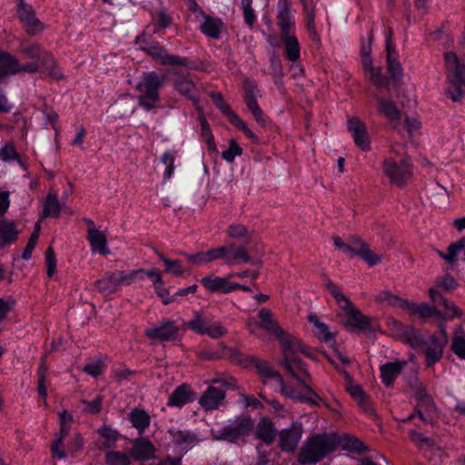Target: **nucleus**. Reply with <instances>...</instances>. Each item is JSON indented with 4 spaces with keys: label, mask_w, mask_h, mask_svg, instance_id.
<instances>
[{
    "label": "nucleus",
    "mask_w": 465,
    "mask_h": 465,
    "mask_svg": "<svg viewBox=\"0 0 465 465\" xmlns=\"http://www.w3.org/2000/svg\"><path fill=\"white\" fill-rule=\"evenodd\" d=\"M407 312L411 316H417L423 321L430 318L442 319L443 314L436 307L430 306L425 302L415 303L410 302Z\"/></svg>",
    "instance_id": "29"
},
{
    "label": "nucleus",
    "mask_w": 465,
    "mask_h": 465,
    "mask_svg": "<svg viewBox=\"0 0 465 465\" xmlns=\"http://www.w3.org/2000/svg\"><path fill=\"white\" fill-rule=\"evenodd\" d=\"M21 51L28 58L37 59L44 67L54 64L53 54L38 43L23 42L21 44Z\"/></svg>",
    "instance_id": "21"
},
{
    "label": "nucleus",
    "mask_w": 465,
    "mask_h": 465,
    "mask_svg": "<svg viewBox=\"0 0 465 465\" xmlns=\"http://www.w3.org/2000/svg\"><path fill=\"white\" fill-rule=\"evenodd\" d=\"M451 351L460 359H465V336L456 333L452 338Z\"/></svg>",
    "instance_id": "56"
},
{
    "label": "nucleus",
    "mask_w": 465,
    "mask_h": 465,
    "mask_svg": "<svg viewBox=\"0 0 465 465\" xmlns=\"http://www.w3.org/2000/svg\"><path fill=\"white\" fill-rule=\"evenodd\" d=\"M395 52L386 51L387 54V72L392 80H400L402 76V67L400 62L393 57Z\"/></svg>",
    "instance_id": "45"
},
{
    "label": "nucleus",
    "mask_w": 465,
    "mask_h": 465,
    "mask_svg": "<svg viewBox=\"0 0 465 465\" xmlns=\"http://www.w3.org/2000/svg\"><path fill=\"white\" fill-rule=\"evenodd\" d=\"M277 20L281 29V37L292 35L294 29V19L291 14V3L289 0H282L280 3Z\"/></svg>",
    "instance_id": "25"
},
{
    "label": "nucleus",
    "mask_w": 465,
    "mask_h": 465,
    "mask_svg": "<svg viewBox=\"0 0 465 465\" xmlns=\"http://www.w3.org/2000/svg\"><path fill=\"white\" fill-rule=\"evenodd\" d=\"M303 433L302 422L294 421L279 432V447L285 452H293Z\"/></svg>",
    "instance_id": "13"
},
{
    "label": "nucleus",
    "mask_w": 465,
    "mask_h": 465,
    "mask_svg": "<svg viewBox=\"0 0 465 465\" xmlns=\"http://www.w3.org/2000/svg\"><path fill=\"white\" fill-rule=\"evenodd\" d=\"M173 18L165 11H160L157 14L156 24L154 25L153 34H158L160 29H165L171 25Z\"/></svg>",
    "instance_id": "59"
},
{
    "label": "nucleus",
    "mask_w": 465,
    "mask_h": 465,
    "mask_svg": "<svg viewBox=\"0 0 465 465\" xmlns=\"http://www.w3.org/2000/svg\"><path fill=\"white\" fill-rule=\"evenodd\" d=\"M339 440L335 434L322 433L308 438L299 453L301 464H316L336 450Z\"/></svg>",
    "instance_id": "1"
},
{
    "label": "nucleus",
    "mask_w": 465,
    "mask_h": 465,
    "mask_svg": "<svg viewBox=\"0 0 465 465\" xmlns=\"http://www.w3.org/2000/svg\"><path fill=\"white\" fill-rule=\"evenodd\" d=\"M325 288L330 292L332 297L347 316V326L352 329L367 331L370 329V319L364 316L354 304L347 298L329 278L324 279Z\"/></svg>",
    "instance_id": "4"
},
{
    "label": "nucleus",
    "mask_w": 465,
    "mask_h": 465,
    "mask_svg": "<svg viewBox=\"0 0 465 465\" xmlns=\"http://www.w3.org/2000/svg\"><path fill=\"white\" fill-rule=\"evenodd\" d=\"M445 64L447 67V85L445 94L453 101L460 102L465 86V66L460 64L455 53L448 52L445 54Z\"/></svg>",
    "instance_id": "5"
},
{
    "label": "nucleus",
    "mask_w": 465,
    "mask_h": 465,
    "mask_svg": "<svg viewBox=\"0 0 465 465\" xmlns=\"http://www.w3.org/2000/svg\"><path fill=\"white\" fill-rule=\"evenodd\" d=\"M203 22L200 25V31L204 35L218 40L221 38L222 32L224 29L223 20L216 16L204 15L203 16Z\"/></svg>",
    "instance_id": "27"
},
{
    "label": "nucleus",
    "mask_w": 465,
    "mask_h": 465,
    "mask_svg": "<svg viewBox=\"0 0 465 465\" xmlns=\"http://www.w3.org/2000/svg\"><path fill=\"white\" fill-rule=\"evenodd\" d=\"M440 332V337L435 334L430 335L429 340L425 341V344L421 347V351L425 356V364L429 368L441 360L444 348L448 342L447 332L443 327H441Z\"/></svg>",
    "instance_id": "10"
},
{
    "label": "nucleus",
    "mask_w": 465,
    "mask_h": 465,
    "mask_svg": "<svg viewBox=\"0 0 465 465\" xmlns=\"http://www.w3.org/2000/svg\"><path fill=\"white\" fill-rule=\"evenodd\" d=\"M105 465H130L131 457L120 450H108L104 455Z\"/></svg>",
    "instance_id": "42"
},
{
    "label": "nucleus",
    "mask_w": 465,
    "mask_h": 465,
    "mask_svg": "<svg viewBox=\"0 0 465 465\" xmlns=\"http://www.w3.org/2000/svg\"><path fill=\"white\" fill-rule=\"evenodd\" d=\"M129 420L134 428L143 433L149 427L151 417L144 410L134 408L129 413Z\"/></svg>",
    "instance_id": "34"
},
{
    "label": "nucleus",
    "mask_w": 465,
    "mask_h": 465,
    "mask_svg": "<svg viewBox=\"0 0 465 465\" xmlns=\"http://www.w3.org/2000/svg\"><path fill=\"white\" fill-rule=\"evenodd\" d=\"M226 391L223 384L210 385L199 399V404L204 411L218 409L224 401Z\"/></svg>",
    "instance_id": "16"
},
{
    "label": "nucleus",
    "mask_w": 465,
    "mask_h": 465,
    "mask_svg": "<svg viewBox=\"0 0 465 465\" xmlns=\"http://www.w3.org/2000/svg\"><path fill=\"white\" fill-rule=\"evenodd\" d=\"M401 338L403 342L410 345L413 349H421L425 344V339L421 333L414 329L412 326H406L403 328Z\"/></svg>",
    "instance_id": "35"
},
{
    "label": "nucleus",
    "mask_w": 465,
    "mask_h": 465,
    "mask_svg": "<svg viewBox=\"0 0 465 465\" xmlns=\"http://www.w3.org/2000/svg\"><path fill=\"white\" fill-rule=\"evenodd\" d=\"M276 338L281 342V348L283 354L282 359L280 361V364L287 361L288 360L296 358V354L298 352L310 357V354L297 337L286 333L282 330L281 334L276 335Z\"/></svg>",
    "instance_id": "12"
},
{
    "label": "nucleus",
    "mask_w": 465,
    "mask_h": 465,
    "mask_svg": "<svg viewBox=\"0 0 465 465\" xmlns=\"http://www.w3.org/2000/svg\"><path fill=\"white\" fill-rule=\"evenodd\" d=\"M371 82L377 87L387 88L389 79L381 74V68L374 67L372 71L368 72Z\"/></svg>",
    "instance_id": "57"
},
{
    "label": "nucleus",
    "mask_w": 465,
    "mask_h": 465,
    "mask_svg": "<svg viewBox=\"0 0 465 465\" xmlns=\"http://www.w3.org/2000/svg\"><path fill=\"white\" fill-rule=\"evenodd\" d=\"M376 301L380 302H386L387 304L402 309L407 312L410 302L400 298L397 295L392 294L390 292H381L377 297Z\"/></svg>",
    "instance_id": "39"
},
{
    "label": "nucleus",
    "mask_w": 465,
    "mask_h": 465,
    "mask_svg": "<svg viewBox=\"0 0 465 465\" xmlns=\"http://www.w3.org/2000/svg\"><path fill=\"white\" fill-rule=\"evenodd\" d=\"M170 443L179 450L181 456L190 450L197 441V436L189 430L171 428L168 430Z\"/></svg>",
    "instance_id": "15"
},
{
    "label": "nucleus",
    "mask_w": 465,
    "mask_h": 465,
    "mask_svg": "<svg viewBox=\"0 0 465 465\" xmlns=\"http://www.w3.org/2000/svg\"><path fill=\"white\" fill-rule=\"evenodd\" d=\"M52 457L58 460H64L68 455L67 450H64V441L61 439H55L51 445Z\"/></svg>",
    "instance_id": "60"
},
{
    "label": "nucleus",
    "mask_w": 465,
    "mask_h": 465,
    "mask_svg": "<svg viewBox=\"0 0 465 465\" xmlns=\"http://www.w3.org/2000/svg\"><path fill=\"white\" fill-rule=\"evenodd\" d=\"M195 400V392L187 383H183L176 387L170 394L167 405L170 407L182 408L184 405L193 402Z\"/></svg>",
    "instance_id": "24"
},
{
    "label": "nucleus",
    "mask_w": 465,
    "mask_h": 465,
    "mask_svg": "<svg viewBox=\"0 0 465 465\" xmlns=\"http://www.w3.org/2000/svg\"><path fill=\"white\" fill-rule=\"evenodd\" d=\"M193 331L207 335L212 339H219L227 333L226 329L219 322H213L210 318H204L199 312H194L193 319L186 323Z\"/></svg>",
    "instance_id": "9"
},
{
    "label": "nucleus",
    "mask_w": 465,
    "mask_h": 465,
    "mask_svg": "<svg viewBox=\"0 0 465 465\" xmlns=\"http://www.w3.org/2000/svg\"><path fill=\"white\" fill-rule=\"evenodd\" d=\"M435 410V404L432 398L429 395L425 398L418 400V403L415 407V413L417 416L424 422H429L430 418L429 415H426L423 411L426 412H431Z\"/></svg>",
    "instance_id": "43"
},
{
    "label": "nucleus",
    "mask_w": 465,
    "mask_h": 465,
    "mask_svg": "<svg viewBox=\"0 0 465 465\" xmlns=\"http://www.w3.org/2000/svg\"><path fill=\"white\" fill-rule=\"evenodd\" d=\"M87 240L94 252L109 253L106 235L103 232L93 231L91 234H87Z\"/></svg>",
    "instance_id": "36"
},
{
    "label": "nucleus",
    "mask_w": 465,
    "mask_h": 465,
    "mask_svg": "<svg viewBox=\"0 0 465 465\" xmlns=\"http://www.w3.org/2000/svg\"><path fill=\"white\" fill-rule=\"evenodd\" d=\"M156 448L146 438L140 437L132 440L130 457L139 462L148 461L154 459Z\"/></svg>",
    "instance_id": "18"
},
{
    "label": "nucleus",
    "mask_w": 465,
    "mask_h": 465,
    "mask_svg": "<svg viewBox=\"0 0 465 465\" xmlns=\"http://www.w3.org/2000/svg\"><path fill=\"white\" fill-rule=\"evenodd\" d=\"M378 103V112L383 114L388 120L394 122L401 119V111L396 106L395 103L391 100L375 96Z\"/></svg>",
    "instance_id": "33"
},
{
    "label": "nucleus",
    "mask_w": 465,
    "mask_h": 465,
    "mask_svg": "<svg viewBox=\"0 0 465 465\" xmlns=\"http://www.w3.org/2000/svg\"><path fill=\"white\" fill-rule=\"evenodd\" d=\"M382 171L392 184L403 187L412 176V164L409 157L400 160L385 158L382 163Z\"/></svg>",
    "instance_id": "7"
},
{
    "label": "nucleus",
    "mask_w": 465,
    "mask_h": 465,
    "mask_svg": "<svg viewBox=\"0 0 465 465\" xmlns=\"http://www.w3.org/2000/svg\"><path fill=\"white\" fill-rule=\"evenodd\" d=\"M210 97L215 104L217 108L224 114L230 123H232L238 115L231 109L230 105L225 102L222 93L212 92Z\"/></svg>",
    "instance_id": "41"
},
{
    "label": "nucleus",
    "mask_w": 465,
    "mask_h": 465,
    "mask_svg": "<svg viewBox=\"0 0 465 465\" xmlns=\"http://www.w3.org/2000/svg\"><path fill=\"white\" fill-rule=\"evenodd\" d=\"M45 265H46V273L48 277H52L54 275L56 272V256L54 250L52 246H49L45 253Z\"/></svg>",
    "instance_id": "55"
},
{
    "label": "nucleus",
    "mask_w": 465,
    "mask_h": 465,
    "mask_svg": "<svg viewBox=\"0 0 465 465\" xmlns=\"http://www.w3.org/2000/svg\"><path fill=\"white\" fill-rule=\"evenodd\" d=\"M143 273L144 269L106 272L104 276L96 280L94 284L100 293L104 296H109L120 291L123 286H129L137 280H143Z\"/></svg>",
    "instance_id": "2"
},
{
    "label": "nucleus",
    "mask_w": 465,
    "mask_h": 465,
    "mask_svg": "<svg viewBox=\"0 0 465 465\" xmlns=\"http://www.w3.org/2000/svg\"><path fill=\"white\" fill-rule=\"evenodd\" d=\"M242 7L245 24L250 28H252L256 22V15L252 6V0H242Z\"/></svg>",
    "instance_id": "53"
},
{
    "label": "nucleus",
    "mask_w": 465,
    "mask_h": 465,
    "mask_svg": "<svg viewBox=\"0 0 465 465\" xmlns=\"http://www.w3.org/2000/svg\"><path fill=\"white\" fill-rule=\"evenodd\" d=\"M201 135L203 140L208 145V150L211 152H217V147L214 142V137L213 135L212 130L206 119L201 120Z\"/></svg>",
    "instance_id": "49"
},
{
    "label": "nucleus",
    "mask_w": 465,
    "mask_h": 465,
    "mask_svg": "<svg viewBox=\"0 0 465 465\" xmlns=\"http://www.w3.org/2000/svg\"><path fill=\"white\" fill-rule=\"evenodd\" d=\"M9 61V66L10 68L12 69L11 70V73H13V74H19V73H29V74H35L38 71V64L36 63H28L26 64H20L18 60L8 54V58H7Z\"/></svg>",
    "instance_id": "44"
},
{
    "label": "nucleus",
    "mask_w": 465,
    "mask_h": 465,
    "mask_svg": "<svg viewBox=\"0 0 465 465\" xmlns=\"http://www.w3.org/2000/svg\"><path fill=\"white\" fill-rule=\"evenodd\" d=\"M84 446V440L80 433H76L72 441L67 444V453L71 457H74L79 451L82 450Z\"/></svg>",
    "instance_id": "64"
},
{
    "label": "nucleus",
    "mask_w": 465,
    "mask_h": 465,
    "mask_svg": "<svg viewBox=\"0 0 465 465\" xmlns=\"http://www.w3.org/2000/svg\"><path fill=\"white\" fill-rule=\"evenodd\" d=\"M251 363L264 380L272 379L275 380L278 383H282V375L277 371L273 370L267 361L258 358H252Z\"/></svg>",
    "instance_id": "32"
},
{
    "label": "nucleus",
    "mask_w": 465,
    "mask_h": 465,
    "mask_svg": "<svg viewBox=\"0 0 465 465\" xmlns=\"http://www.w3.org/2000/svg\"><path fill=\"white\" fill-rule=\"evenodd\" d=\"M232 277H233L232 273H229L226 277L209 274L203 277L200 282L210 292L227 294L232 292L233 282H230Z\"/></svg>",
    "instance_id": "19"
},
{
    "label": "nucleus",
    "mask_w": 465,
    "mask_h": 465,
    "mask_svg": "<svg viewBox=\"0 0 465 465\" xmlns=\"http://www.w3.org/2000/svg\"><path fill=\"white\" fill-rule=\"evenodd\" d=\"M253 428V422L247 416H237L234 420H230L228 423L219 430L213 433L214 438L221 440L236 442L241 437L249 435Z\"/></svg>",
    "instance_id": "8"
},
{
    "label": "nucleus",
    "mask_w": 465,
    "mask_h": 465,
    "mask_svg": "<svg viewBox=\"0 0 465 465\" xmlns=\"http://www.w3.org/2000/svg\"><path fill=\"white\" fill-rule=\"evenodd\" d=\"M285 370L295 378L303 388L312 395L317 397L315 391L310 387L308 381L312 380L311 374L306 369L305 363L298 357L281 363Z\"/></svg>",
    "instance_id": "14"
},
{
    "label": "nucleus",
    "mask_w": 465,
    "mask_h": 465,
    "mask_svg": "<svg viewBox=\"0 0 465 465\" xmlns=\"http://www.w3.org/2000/svg\"><path fill=\"white\" fill-rule=\"evenodd\" d=\"M18 155L19 154L13 143H6L5 146L0 148V159L4 162H10L12 160L18 159Z\"/></svg>",
    "instance_id": "63"
},
{
    "label": "nucleus",
    "mask_w": 465,
    "mask_h": 465,
    "mask_svg": "<svg viewBox=\"0 0 465 465\" xmlns=\"http://www.w3.org/2000/svg\"><path fill=\"white\" fill-rule=\"evenodd\" d=\"M244 103L249 109V111L252 114L255 120L262 125H264L265 120L262 116V111L260 108L256 96L254 97H244Z\"/></svg>",
    "instance_id": "52"
},
{
    "label": "nucleus",
    "mask_w": 465,
    "mask_h": 465,
    "mask_svg": "<svg viewBox=\"0 0 465 465\" xmlns=\"http://www.w3.org/2000/svg\"><path fill=\"white\" fill-rule=\"evenodd\" d=\"M242 154V147L234 140H231L228 149L222 153V157L226 162L232 163L236 156H240Z\"/></svg>",
    "instance_id": "54"
},
{
    "label": "nucleus",
    "mask_w": 465,
    "mask_h": 465,
    "mask_svg": "<svg viewBox=\"0 0 465 465\" xmlns=\"http://www.w3.org/2000/svg\"><path fill=\"white\" fill-rule=\"evenodd\" d=\"M179 329L175 322L164 320L158 325L144 330V335L151 341H172L176 340Z\"/></svg>",
    "instance_id": "11"
},
{
    "label": "nucleus",
    "mask_w": 465,
    "mask_h": 465,
    "mask_svg": "<svg viewBox=\"0 0 465 465\" xmlns=\"http://www.w3.org/2000/svg\"><path fill=\"white\" fill-rule=\"evenodd\" d=\"M350 394L355 398L365 411L371 410L370 401L360 385H351L348 388Z\"/></svg>",
    "instance_id": "50"
},
{
    "label": "nucleus",
    "mask_w": 465,
    "mask_h": 465,
    "mask_svg": "<svg viewBox=\"0 0 465 465\" xmlns=\"http://www.w3.org/2000/svg\"><path fill=\"white\" fill-rule=\"evenodd\" d=\"M18 16L26 26V32L29 35H34L44 30V25L42 22L36 18L32 6L25 4L23 0H20Z\"/></svg>",
    "instance_id": "20"
},
{
    "label": "nucleus",
    "mask_w": 465,
    "mask_h": 465,
    "mask_svg": "<svg viewBox=\"0 0 465 465\" xmlns=\"http://www.w3.org/2000/svg\"><path fill=\"white\" fill-rule=\"evenodd\" d=\"M465 248V238H461L455 242H452L448 247V252L446 256H444V260L452 264L457 261V254L459 252L464 250Z\"/></svg>",
    "instance_id": "51"
},
{
    "label": "nucleus",
    "mask_w": 465,
    "mask_h": 465,
    "mask_svg": "<svg viewBox=\"0 0 465 465\" xmlns=\"http://www.w3.org/2000/svg\"><path fill=\"white\" fill-rule=\"evenodd\" d=\"M406 365V361H391L382 364L380 367L381 382L390 388L393 385L395 380L400 376L403 368Z\"/></svg>",
    "instance_id": "26"
},
{
    "label": "nucleus",
    "mask_w": 465,
    "mask_h": 465,
    "mask_svg": "<svg viewBox=\"0 0 465 465\" xmlns=\"http://www.w3.org/2000/svg\"><path fill=\"white\" fill-rule=\"evenodd\" d=\"M164 83V76L156 72L144 73L136 84L138 104L146 111L159 107L160 89Z\"/></svg>",
    "instance_id": "3"
},
{
    "label": "nucleus",
    "mask_w": 465,
    "mask_h": 465,
    "mask_svg": "<svg viewBox=\"0 0 465 465\" xmlns=\"http://www.w3.org/2000/svg\"><path fill=\"white\" fill-rule=\"evenodd\" d=\"M345 447L351 451L362 454L367 450V447L360 440L354 437H348L345 440Z\"/></svg>",
    "instance_id": "62"
},
{
    "label": "nucleus",
    "mask_w": 465,
    "mask_h": 465,
    "mask_svg": "<svg viewBox=\"0 0 465 465\" xmlns=\"http://www.w3.org/2000/svg\"><path fill=\"white\" fill-rule=\"evenodd\" d=\"M278 384L280 386L282 393L283 395H285L286 397L292 399V400L299 401L301 402H306V403H311L312 405H317V402L315 400L306 397V396H303L301 392L297 391L293 388H291V387L285 385L283 381H282V383H278Z\"/></svg>",
    "instance_id": "47"
},
{
    "label": "nucleus",
    "mask_w": 465,
    "mask_h": 465,
    "mask_svg": "<svg viewBox=\"0 0 465 465\" xmlns=\"http://www.w3.org/2000/svg\"><path fill=\"white\" fill-rule=\"evenodd\" d=\"M429 295L433 303H439L445 309L444 313H442V318L451 320L462 315L461 311L453 302L443 297L436 288H430L429 290Z\"/></svg>",
    "instance_id": "28"
},
{
    "label": "nucleus",
    "mask_w": 465,
    "mask_h": 465,
    "mask_svg": "<svg viewBox=\"0 0 465 465\" xmlns=\"http://www.w3.org/2000/svg\"><path fill=\"white\" fill-rule=\"evenodd\" d=\"M173 84L176 91L183 96L192 100L194 104L198 102V90L193 81L188 74L173 72Z\"/></svg>",
    "instance_id": "22"
},
{
    "label": "nucleus",
    "mask_w": 465,
    "mask_h": 465,
    "mask_svg": "<svg viewBox=\"0 0 465 465\" xmlns=\"http://www.w3.org/2000/svg\"><path fill=\"white\" fill-rule=\"evenodd\" d=\"M227 250V265H233L239 263H253L252 256L250 255L248 250L244 246H240L232 243L228 245Z\"/></svg>",
    "instance_id": "31"
},
{
    "label": "nucleus",
    "mask_w": 465,
    "mask_h": 465,
    "mask_svg": "<svg viewBox=\"0 0 465 465\" xmlns=\"http://www.w3.org/2000/svg\"><path fill=\"white\" fill-rule=\"evenodd\" d=\"M347 125L355 144L364 152L370 151L371 140L364 123L358 117H351L348 119Z\"/></svg>",
    "instance_id": "17"
},
{
    "label": "nucleus",
    "mask_w": 465,
    "mask_h": 465,
    "mask_svg": "<svg viewBox=\"0 0 465 465\" xmlns=\"http://www.w3.org/2000/svg\"><path fill=\"white\" fill-rule=\"evenodd\" d=\"M228 245L226 246H219L216 248H212L206 251L207 261L209 262H213L218 259H223L226 263V259L228 256Z\"/></svg>",
    "instance_id": "58"
},
{
    "label": "nucleus",
    "mask_w": 465,
    "mask_h": 465,
    "mask_svg": "<svg viewBox=\"0 0 465 465\" xmlns=\"http://www.w3.org/2000/svg\"><path fill=\"white\" fill-rule=\"evenodd\" d=\"M97 433L104 440L103 442L104 449H111L116 443L119 433L108 426H103L97 430Z\"/></svg>",
    "instance_id": "46"
},
{
    "label": "nucleus",
    "mask_w": 465,
    "mask_h": 465,
    "mask_svg": "<svg viewBox=\"0 0 465 465\" xmlns=\"http://www.w3.org/2000/svg\"><path fill=\"white\" fill-rule=\"evenodd\" d=\"M103 371L104 363L101 360L88 362L83 368V371H84L85 373L92 377H98L103 373Z\"/></svg>",
    "instance_id": "61"
},
{
    "label": "nucleus",
    "mask_w": 465,
    "mask_h": 465,
    "mask_svg": "<svg viewBox=\"0 0 465 465\" xmlns=\"http://www.w3.org/2000/svg\"><path fill=\"white\" fill-rule=\"evenodd\" d=\"M367 244L357 236H351L347 243V256L353 258L360 255Z\"/></svg>",
    "instance_id": "48"
},
{
    "label": "nucleus",
    "mask_w": 465,
    "mask_h": 465,
    "mask_svg": "<svg viewBox=\"0 0 465 465\" xmlns=\"http://www.w3.org/2000/svg\"><path fill=\"white\" fill-rule=\"evenodd\" d=\"M136 44L140 45L141 50L159 61L163 65L188 66L187 57L170 54L158 42L147 38L144 33L137 36Z\"/></svg>",
    "instance_id": "6"
},
{
    "label": "nucleus",
    "mask_w": 465,
    "mask_h": 465,
    "mask_svg": "<svg viewBox=\"0 0 465 465\" xmlns=\"http://www.w3.org/2000/svg\"><path fill=\"white\" fill-rule=\"evenodd\" d=\"M256 438L265 444H272L276 438V429L271 419L264 417L260 420L255 430Z\"/></svg>",
    "instance_id": "30"
},
{
    "label": "nucleus",
    "mask_w": 465,
    "mask_h": 465,
    "mask_svg": "<svg viewBox=\"0 0 465 465\" xmlns=\"http://www.w3.org/2000/svg\"><path fill=\"white\" fill-rule=\"evenodd\" d=\"M61 212V204L58 201V198L55 194L48 193L45 205H44V211H43V217H54L58 218Z\"/></svg>",
    "instance_id": "40"
},
{
    "label": "nucleus",
    "mask_w": 465,
    "mask_h": 465,
    "mask_svg": "<svg viewBox=\"0 0 465 465\" xmlns=\"http://www.w3.org/2000/svg\"><path fill=\"white\" fill-rule=\"evenodd\" d=\"M284 45L285 57L289 61L295 62L300 58V45L294 35H286L281 37Z\"/></svg>",
    "instance_id": "38"
},
{
    "label": "nucleus",
    "mask_w": 465,
    "mask_h": 465,
    "mask_svg": "<svg viewBox=\"0 0 465 465\" xmlns=\"http://www.w3.org/2000/svg\"><path fill=\"white\" fill-rule=\"evenodd\" d=\"M259 318L261 320V328L266 330L268 332L273 333L275 336L282 333V329L273 319L272 313L269 309L262 308L260 310Z\"/></svg>",
    "instance_id": "37"
},
{
    "label": "nucleus",
    "mask_w": 465,
    "mask_h": 465,
    "mask_svg": "<svg viewBox=\"0 0 465 465\" xmlns=\"http://www.w3.org/2000/svg\"><path fill=\"white\" fill-rule=\"evenodd\" d=\"M17 223L12 219L0 218V249L15 243L20 234Z\"/></svg>",
    "instance_id": "23"
}]
</instances>
